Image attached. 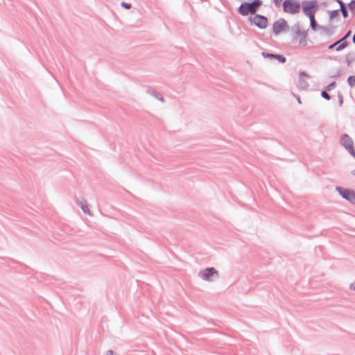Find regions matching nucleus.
<instances>
[{
	"label": "nucleus",
	"instance_id": "obj_20",
	"mask_svg": "<svg viewBox=\"0 0 355 355\" xmlns=\"http://www.w3.org/2000/svg\"><path fill=\"white\" fill-rule=\"evenodd\" d=\"M348 7L351 11L355 10V0H352L348 4Z\"/></svg>",
	"mask_w": 355,
	"mask_h": 355
},
{
	"label": "nucleus",
	"instance_id": "obj_4",
	"mask_svg": "<svg viewBox=\"0 0 355 355\" xmlns=\"http://www.w3.org/2000/svg\"><path fill=\"white\" fill-rule=\"evenodd\" d=\"M248 20L251 25H254L259 28L264 29L268 26V18L263 15L257 14L254 17H250Z\"/></svg>",
	"mask_w": 355,
	"mask_h": 355
},
{
	"label": "nucleus",
	"instance_id": "obj_25",
	"mask_svg": "<svg viewBox=\"0 0 355 355\" xmlns=\"http://www.w3.org/2000/svg\"><path fill=\"white\" fill-rule=\"evenodd\" d=\"M321 96L327 100H329L331 98L330 95L326 91H322Z\"/></svg>",
	"mask_w": 355,
	"mask_h": 355
},
{
	"label": "nucleus",
	"instance_id": "obj_34",
	"mask_svg": "<svg viewBox=\"0 0 355 355\" xmlns=\"http://www.w3.org/2000/svg\"><path fill=\"white\" fill-rule=\"evenodd\" d=\"M350 288L355 291V281L350 284Z\"/></svg>",
	"mask_w": 355,
	"mask_h": 355
},
{
	"label": "nucleus",
	"instance_id": "obj_27",
	"mask_svg": "<svg viewBox=\"0 0 355 355\" xmlns=\"http://www.w3.org/2000/svg\"><path fill=\"white\" fill-rule=\"evenodd\" d=\"M121 6L125 9H130L132 6L130 3L125 2H121Z\"/></svg>",
	"mask_w": 355,
	"mask_h": 355
},
{
	"label": "nucleus",
	"instance_id": "obj_32",
	"mask_svg": "<svg viewBox=\"0 0 355 355\" xmlns=\"http://www.w3.org/2000/svg\"><path fill=\"white\" fill-rule=\"evenodd\" d=\"M105 355H114V352L112 349L106 351Z\"/></svg>",
	"mask_w": 355,
	"mask_h": 355
},
{
	"label": "nucleus",
	"instance_id": "obj_21",
	"mask_svg": "<svg viewBox=\"0 0 355 355\" xmlns=\"http://www.w3.org/2000/svg\"><path fill=\"white\" fill-rule=\"evenodd\" d=\"M76 202L78 206L80 207L81 209H83V207H84L86 205V204H85V200L81 201L76 199Z\"/></svg>",
	"mask_w": 355,
	"mask_h": 355
},
{
	"label": "nucleus",
	"instance_id": "obj_31",
	"mask_svg": "<svg viewBox=\"0 0 355 355\" xmlns=\"http://www.w3.org/2000/svg\"><path fill=\"white\" fill-rule=\"evenodd\" d=\"M338 98H339V103H340V105H342L343 103V96L342 94H339L338 95Z\"/></svg>",
	"mask_w": 355,
	"mask_h": 355
},
{
	"label": "nucleus",
	"instance_id": "obj_9",
	"mask_svg": "<svg viewBox=\"0 0 355 355\" xmlns=\"http://www.w3.org/2000/svg\"><path fill=\"white\" fill-rule=\"evenodd\" d=\"M309 78V76L304 71L300 72L298 87L301 89H306L309 87V83L306 79Z\"/></svg>",
	"mask_w": 355,
	"mask_h": 355
},
{
	"label": "nucleus",
	"instance_id": "obj_14",
	"mask_svg": "<svg viewBox=\"0 0 355 355\" xmlns=\"http://www.w3.org/2000/svg\"><path fill=\"white\" fill-rule=\"evenodd\" d=\"M252 6V14H255L258 10V8L261 5L262 1L261 0H253L252 2H249Z\"/></svg>",
	"mask_w": 355,
	"mask_h": 355
},
{
	"label": "nucleus",
	"instance_id": "obj_35",
	"mask_svg": "<svg viewBox=\"0 0 355 355\" xmlns=\"http://www.w3.org/2000/svg\"><path fill=\"white\" fill-rule=\"evenodd\" d=\"M352 41L355 44V33H354V35L353 36Z\"/></svg>",
	"mask_w": 355,
	"mask_h": 355
},
{
	"label": "nucleus",
	"instance_id": "obj_29",
	"mask_svg": "<svg viewBox=\"0 0 355 355\" xmlns=\"http://www.w3.org/2000/svg\"><path fill=\"white\" fill-rule=\"evenodd\" d=\"M349 153L350 155L354 157L355 158V150L354 148V146H352V148H349L348 150H347Z\"/></svg>",
	"mask_w": 355,
	"mask_h": 355
},
{
	"label": "nucleus",
	"instance_id": "obj_24",
	"mask_svg": "<svg viewBox=\"0 0 355 355\" xmlns=\"http://www.w3.org/2000/svg\"><path fill=\"white\" fill-rule=\"evenodd\" d=\"M336 83L335 82H332L331 83L329 84L326 89L329 91L334 89L336 87Z\"/></svg>",
	"mask_w": 355,
	"mask_h": 355
},
{
	"label": "nucleus",
	"instance_id": "obj_5",
	"mask_svg": "<svg viewBox=\"0 0 355 355\" xmlns=\"http://www.w3.org/2000/svg\"><path fill=\"white\" fill-rule=\"evenodd\" d=\"M351 33L352 31H349L341 39L329 45L328 46V49H333L334 48L336 47V51H340L343 50L349 44V42H347L346 40L350 36Z\"/></svg>",
	"mask_w": 355,
	"mask_h": 355
},
{
	"label": "nucleus",
	"instance_id": "obj_22",
	"mask_svg": "<svg viewBox=\"0 0 355 355\" xmlns=\"http://www.w3.org/2000/svg\"><path fill=\"white\" fill-rule=\"evenodd\" d=\"M76 202L78 206L80 207L81 209H83V207H84L86 205V204H85V200L81 201L76 199Z\"/></svg>",
	"mask_w": 355,
	"mask_h": 355
},
{
	"label": "nucleus",
	"instance_id": "obj_10",
	"mask_svg": "<svg viewBox=\"0 0 355 355\" xmlns=\"http://www.w3.org/2000/svg\"><path fill=\"white\" fill-rule=\"evenodd\" d=\"M340 144L346 149L352 148L354 144L352 138L347 134H343L340 138Z\"/></svg>",
	"mask_w": 355,
	"mask_h": 355
},
{
	"label": "nucleus",
	"instance_id": "obj_36",
	"mask_svg": "<svg viewBox=\"0 0 355 355\" xmlns=\"http://www.w3.org/2000/svg\"><path fill=\"white\" fill-rule=\"evenodd\" d=\"M352 173L354 176H355V169L352 171Z\"/></svg>",
	"mask_w": 355,
	"mask_h": 355
},
{
	"label": "nucleus",
	"instance_id": "obj_19",
	"mask_svg": "<svg viewBox=\"0 0 355 355\" xmlns=\"http://www.w3.org/2000/svg\"><path fill=\"white\" fill-rule=\"evenodd\" d=\"M318 8V1L316 0H312V13Z\"/></svg>",
	"mask_w": 355,
	"mask_h": 355
},
{
	"label": "nucleus",
	"instance_id": "obj_18",
	"mask_svg": "<svg viewBox=\"0 0 355 355\" xmlns=\"http://www.w3.org/2000/svg\"><path fill=\"white\" fill-rule=\"evenodd\" d=\"M347 83L350 87H354L355 85V76H350L347 78Z\"/></svg>",
	"mask_w": 355,
	"mask_h": 355
},
{
	"label": "nucleus",
	"instance_id": "obj_16",
	"mask_svg": "<svg viewBox=\"0 0 355 355\" xmlns=\"http://www.w3.org/2000/svg\"><path fill=\"white\" fill-rule=\"evenodd\" d=\"M346 62L348 66L350 65L352 62L355 60V53L353 52H350L346 55L345 57Z\"/></svg>",
	"mask_w": 355,
	"mask_h": 355
},
{
	"label": "nucleus",
	"instance_id": "obj_6",
	"mask_svg": "<svg viewBox=\"0 0 355 355\" xmlns=\"http://www.w3.org/2000/svg\"><path fill=\"white\" fill-rule=\"evenodd\" d=\"M336 190L344 199L355 205V192L354 191L348 189H343L340 187H336Z\"/></svg>",
	"mask_w": 355,
	"mask_h": 355
},
{
	"label": "nucleus",
	"instance_id": "obj_11",
	"mask_svg": "<svg viewBox=\"0 0 355 355\" xmlns=\"http://www.w3.org/2000/svg\"><path fill=\"white\" fill-rule=\"evenodd\" d=\"M261 55L265 58L276 59L281 63H284L286 61V58L284 55H280V54H274V53H270L268 52L263 51L261 53Z\"/></svg>",
	"mask_w": 355,
	"mask_h": 355
},
{
	"label": "nucleus",
	"instance_id": "obj_12",
	"mask_svg": "<svg viewBox=\"0 0 355 355\" xmlns=\"http://www.w3.org/2000/svg\"><path fill=\"white\" fill-rule=\"evenodd\" d=\"M302 11L311 21V1H304L302 3Z\"/></svg>",
	"mask_w": 355,
	"mask_h": 355
},
{
	"label": "nucleus",
	"instance_id": "obj_37",
	"mask_svg": "<svg viewBox=\"0 0 355 355\" xmlns=\"http://www.w3.org/2000/svg\"><path fill=\"white\" fill-rule=\"evenodd\" d=\"M338 2V0H336Z\"/></svg>",
	"mask_w": 355,
	"mask_h": 355
},
{
	"label": "nucleus",
	"instance_id": "obj_15",
	"mask_svg": "<svg viewBox=\"0 0 355 355\" xmlns=\"http://www.w3.org/2000/svg\"><path fill=\"white\" fill-rule=\"evenodd\" d=\"M148 93L149 94H150L151 96H153L154 98H155L156 99L160 101H164V97L163 96L159 93V92H157L154 90H148Z\"/></svg>",
	"mask_w": 355,
	"mask_h": 355
},
{
	"label": "nucleus",
	"instance_id": "obj_33",
	"mask_svg": "<svg viewBox=\"0 0 355 355\" xmlns=\"http://www.w3.org/2000/svg\"><path fill=\"white\" fill-rule=\"evenodd\" d=\"M293 94L296 98L297 102L300 104L301 103V100H300V96L298 95L295 94Z\"/></svg>",
	"mask_w": 355,
	"mask_h": 355
},
{
	"label": "nucleus",
	"instance_id": "obj_2",
	"mask_svg": "<svg viewBox=\"0 0 355 355\" xmlns=\"http://www.w3.org/2000/svg\"><path fill=\"white\" fill-rule=\"evenodd\" d=\"M292 31L294 32L293 39L298 40L300 45H306L307 31L302 29L299 24H295L292 28Z\"/></svg>",
	"mask_w": 355,
	"mask_h": 355
},
{
	"label": "nucleus",
	"instance_id": "obj_3",
	"mask_svg": "<svg viewBox=\"0 0 355 355\" xmlns=\"http://www.w3.org/2000/svg\"><path fill=\"white\" fill-rule=\"evenodd\" d=\"M198 276L207 282H212L214 279L219 277L218 271L213 267L207 268L205 270H200L198 273Z\"/></svg>",
	"mask_w": 355,
	"mask_h": 355
},
{
	"label": "nucleus",
	"instance_id": "obj_8",
	"mask_svg": "<svg viewBox=\"0 0 355 355\" xmlns=\"http://www.w3.org/2000/svg\"><path fill=\"white\" fill-rule=\"evenodd\" d=\"M237 11L239 14L243 16H247L250 13L252 14V6L249 3V2H243L241 4V6L238 8Z\"/></svg>",
	"mask_w": 355,
	"mask_h": 355
},
{
	"label": "nucleus",
	"instance_id": "obj_26",
	"mask_svg": "<svg viewBox=\"0 0 355 355\" xmlns=\"http://www.w3.org/2000/svg\"><path fill=\"white\" fill-rule=\"evenodd\" d=\"M322 32H324L327 35H330L332 33V31L329 28H322Z\"/></svg>",
	"mask_w": 355,
	"mask_h": 355
},
{
	"label": "nucleus",
	"instance_id": "obj_23",
	"mask_svg": "<svg viewBox=\"0 0 355 355\" xmlns=\"http://www.w3.org/2000/svg\"><path fill=\"white\" fill-rule=\"evenodd\" d=\"M318 26V24L314 18V15L312 13V30H315Z\"/></svg>",
	"mask_w": 355,
	"mask_h": 355
},
{
	"label": "nucleus",
	"instance_id": "obj_7",
	"mask_svg": "<svg viewBox=\"0 0 355 355\" xmlns=\"http://www.w3.org/2000/svg\"><path fill=\"white\" fill-rule=\"evenodd\" d=\"M288 28L286 21L284 19H279L275 21L272 25V31L275 35H279L282 31Z\"/></svg>",
	"mask_w": 355,
	"mask_h": 355
},
{
	"label": "nucleus",
	"instance_id": "obj_17",
	"mask_svg": "<svg viewBox=\"0 0 355 355\" xmlns=\"http://www.w3.org/2000/svg\"><path fill=\"white\" fill-rule=\"evenodd\" d=\"M339 9L334 10H329L328 13L329 15V19L331 20L339 15Z\"/></svg>",
	"mask_w": 355,
	"mask_h": 355
},
{
	"label": "nucleus",
	"instance_id": "obj_1",
	"mask_svg": "<svg viewBox=\"0 0 355 355\" xmlns=\"http://www.w3.org/2000/svg\"><path fill=\"white\" fill-rule=\"evenodd\" d=\"M282 7L285 12L295 15L300 12L301 5L295 0H284L282 3Z\"/></svg>",
	"mask_w": 355,
	"mask_h": 355
},
{
	"label": "nucleus",
	"instance_id": "obj_28",
	"mask_svg": "<svg viewBox=\"0 0 355 355\" xmlns=\"http://www.w3.org/2000/svg\"><path fill=\"white\" fill-rule=\"evenodd\" d=\"M82 210H83V211L84 213L87 214H89V215H90V216L92 215V214H91V212H90V211H89V209L88 207H87V205H86L84 207H83V209H82Z\"/></svg>",
	"mask_w": 355,
	"mask_h": 355
},
{
	"label": "nucleus",
	"instance_id": "obj_13",
	"mask_svg": "<svg viewBox=\"0 0 355 355\" xmlns=\"http://www.w3.org/2000/svg\"><path fill=\"white\" fill-rule=\"evenodd\" d=\"M338 3L340 5L339 11H341L343 17L346 18L348 16L346 4L342 0H338Z\"/></svg>",
	"mask_w": 355,
	"mask_h": 355
},
{
	"label": "nucleus",
	"instance_id": "obj_30",
	"mask_svg": "<svg viewBox=\"0 0 355 355\" xmlns=\"http://www.w3.org/2000/svg\"><path fill=\"white\" fill-rule=\"evenodd\" d=\"M273 1L276 7H279L282 0H273Z\"/></svg>",
	"mask_w": 355,
	"mask_h": 355
}]
</instances>
